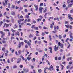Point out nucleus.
Returning a JSON list of instances; mask_svg holds the SVG:
<instances>
[{
	"label": "nucleus",
	"instance_id": "1",
	"mask_svg": "<svg viewBox=\"0 0 73 73\" xmlns=\"http://www.w3.org/2000/svg\"><path fill=\"white\" fill-rule=\"evenodd\" d=\"M68 16V18L69 19H70L71 21H72L73 20V19L72 18V15L70 14H69Z\"/></svg>",
	"mask_w": 73,
	"mask_h": 73
},
{
	"label": "nucleus",
	"instance_id": "2",
	"mask_svg": "<svg viewBox=\"0 0 73 73\" xmlns=\"http://www.w3.org/2000/svg\"><path fill=\"white\" fill-rule=\"evenodd\" d=\"M34 7H35V10L36 11H37L38 10V5L35 4L34 5Z\"/></svg>",
	"mask_w": 73,
	"mask_h": 73
},
{
	"label": "nucleus",
	"instance_id": "3",
	"mask_svg": "<svg viewBox=\"0 0 73 73\" xmlns=\"http://www.w3.org/2000/svg\"><path fill=\"white\" fill-rule=\"evenodd\" d=\"M49 70H50V71H51V70H53V67L52 65H51L49 67V68L48 69Z\"/></svg>",
	"mask_w": 73,
	"mask_h": 73
},
{
	"label": "nucleus",
	"instance_id": "4",
	"mask_svg": "<svg viewBox=\"0 0 73 73\" xmlns=\"http://www.w3.org/2000/svg\"><path fill=\"white\" fill-rule=\"evenodd\" d=\"M58 44L59 46H60L61 48H63V44L61 43L60 42H59L58 43Z\"/></svg>",
	"mask_w": 73,
	"mask_h": 73
},
{
	"label": "nucleus",
	"instance_id": "5",
	"mask_svg": "<svg viewBox=\"0 0 73 73\" xmlns=\"http://www.w3.org/2000/svg\"><path fill=\"white\" fill-rule=\"evenodd\" d=\"M5 27H9V24H7L6 23H5L4 25V26H3V28H4Z\"/></svg>",
	"mask_w": 73,
	"mask_h": 73
},
{
	"label": "nucleus",
	"instance_id": "6",
	"mask_svg": "<svg viewBox=\"0 0 73 73\" xmlns=\"http://www.w3.org/2000/svg\"><path fill=\"white\" fill-rule=\"evenodd\" d=\"M15 35L18 36H20V33H19V31H17V32H16L15 33Z\"/></svg>",
	"mask_w": 73,
	"mask_h": 73
},
{
	"label": "nucleus",
	"instance_id": "7",
	"mask_svg": "<svg viewBox=\"0 0 73 73\" xmlns=\"http://www.w3.org/2000/svg\"><path fill=\"white\" fill-rule=\"evenodd\" d=\"M44 9L45 10L43 11L44 13H45V12H46V11H47V8L46 7H45Z\"/></svg>",
	"mask_w": 73,
	"mask_h": 73
},
{
	"label": "nucleus",
	"instance_id": "8",
	"mask_svg": "<svg viewBox=\"0 0 73 73\" xmlns=\"http://www.w3.org/2000/svg\"><path fill=\"white\" fill-rule=\"evenodd\" d=\"M34 36V35L30 34L29 36V37L30 38H31V37H33Z\"/></svg>",
	"mask_w": 73,
	"mask_h": 73
},
{
	"label": "nucleus",
	"instance_id": "9",
	"mask_svg": "<svg viewBox=\"0 0 73 73\" xmlns=\"http://www.w3.org/2000/svg\"><path fill=\"white\" fill-rule=\"evenodd\" d=\"M73 3H71L70 4H68V8H70V7H71L72 5H73Z\"/></svg>",
	"mask_w": 73,
	"mask_h": 73
},
{
	"label": "nucleus",
	"instance_id": "10",
	"mask_svg": "<svg viewBox=\"0 0 73 73\" xmlns=\"http://www.w3.org/2000/svg\"><path fill=\"white\" fill-rule=\"evenodd\" d=\"M11 30L12 32H13V33H15V32H16V30H14V29H13V28L11 29Z\"/></svg>",
	"mask_w": 73,
	"mask_h": 73
},
{
	"label": "nucleus",
	"instance_id": "11",
	"mask_svg": "<svg viewBox=\"0 0 73 73\" xmlns=\"http://www.w3.org/2000/svg\"><path fill=\"white\" fill-rule=\"evenodd\" d=\"M0 33L2 35H5V33L2 31H0Z\"/></svg>",
	"mask_w": 73,
	"mask_h": 73
},
{
	"label": "nucleus",
	"instance_id": "12",
	"mask_svg": "<svg viewBox=\"0 0 73 73\" xmlns=\"http://www.w3.org/2000/svg\"><path fill=\"white\" fill-rule=\"evenodd\" d=\"M5 3L6 5H8V0H5Z\"/></svg>",
	"mask_w": 73,
	"mask_h": 73
},
{
	"label": "nucleus",
	"instance_id": "13",
	"mask_svg": "<svg viewBox=\"0 0 73 73\" xmlns=\"http://www.w3.org/2000/svg\"><path fill=\"white\" fill-rule=\"evenodd\" d=\"M54 20H58V21H59V19L58 18H54Z\"/></svg>",
	"mask_w": 73,
	"mask_h": 73
},
{
	"label": "nucleus",
	"instance_id": "14",
	"mask_svg": "<svg viewBox=\"0 0 73 73\" xmlns=\"http://www.w3.org/2000/svg\"><path fill=\"white\" fill-rule=\"evenodd\" d=\"M54 49L55 51H56L57 50H58V47L56 48H54Z\"/></svg>",
	"mask_w": 73,
	"mask_h": 73
},
{
	"label": "nucleus",
	"instance_id": "15",
	"mask_svg": "<svg viewBox=\"0 0 73 73\" xmlns=\"http://www.w3.org/2000/svg\"><path fill=\"white\" fill-rule=\"evenodd\" d=\"M70 38H72V39H73V36L72 35V34H70Z\"/></svg>",
	"mask_w": 73,
	"mask_h": 73
},
{
	"label": "nucleus",
	"instance_id": "16",
	"mask_svg": "<svg viewBox=\"0 0 73 73\" xmlns=\"http://www.w3.org/2000/svg\"><path fill=\"white\" fill-rule=\"evenodd\" d=\"M15 8V6L14 5H12V7L11 8H12V9H14Z\"/></svg>",
	"mask_w": 73,
	"mask_h": 73
},
{
	"label": "nucleus",
	"instance_id": "17",
	"mask_svg": "<svg viewBox=\"0 0 73 73\" xmlns=\"http://www.w3.org/2000/svg\"><path fill=\"white\" fill-rule=\"evenodd\" d=\"M2 42L3 43V44H5L7 43V41L5 40H2Z\"/></svg>",
	"mask_w": 73,
	"mask_h": 73
},
{
	"label": "nucleus",
	"instance_id": "18",
	"mask_svg": "<svg viewBox=\"0 0 73 73\" xmlns=\"http://www.w3.org/2000/svg\"><path fill=\"white\" fill-rule=\"evenodd\" d=\"M17 68V66L16 65H15L14 66H13V69H16Z\"/></svg>",
	"mask_w": 73,
	"mask_h": 73
},
{
	"label": "nucleus",
	"instance_id": "19",
	"mask_svg": "<svg viewBox=\"0 0 73 73\" xmlns=\"http://www.w3.org/2000/svg\"><path fill=\"white\" fill-rule=\"evenodd\" d=\"M11 13L12 15H15V13L13 11H12L11 12Z\"/></svg>",
	"mask_w": 73,
	"mask_h": 73
},
{
	"label": "nucleus",
	"instance_id": "20",
	"mask_svg": "<svg viewBox=\"0 0 73 73\" xmlns=\"http://www.w3.org/2000/svg\"><path fill=\"white\" fill-rule=\"evenodd\" d=\"M21 61V59L19 58L18 59V61L17 62V63H19V62H20Z\"/></svg>",
	"mask_w": 73,
	"mask_h": 73
},
{
	"label": "nucleus",
	"instance_id": "21",
	"mask_svg": "<svg viewBox=\"0 0 73 73\" xmlns=\"http://www.w3.org/2000/svg\"><path fill=\"white\" fill-rule=\"evenodd\" d=\"M25 18H26V19H27V18H29V15H26L25 16Z\"/></svg>",
	"mask_w": 73,
	"mask_h": 73
},
{
	"label": "nucleus",
	"instance_id": "22",
	"mask_svg": "<svg viewBox=\"0 0 73 73\" xmlns=\"http://www.w3.org/2000/svg\"><path fill=\"white\" fill-rule=\"evenodd\" d=\"M65 27H66L67 28H68L70 26V25L68 24L67 25H65Z\"/></svg>",
	"mask_w": 73,
	"mask_h": 73
},
{
	"label": "nucleus",
	"instance_id": "23",
	"mask_svg": "<svg viewBox=\"0 0 73 73\" xmlns=\"http://www.w3.org/2000/svg\"><path fill=\"white\" fill-rule=\"evenodd\" d=\"M21 19H20L18 21V23L19 24H20V23H21Z\"/></svg>",
	"mask_w": 73,
	"mask_h": 73
},
{
	"label": "nucleus",
	"instance_id": "24",
	"mask_svg": "<svg viewBox=\"0 0 73 73\" xmlns=\"http://www.w3.org/2000/svg\"><path fill=\"white\" fill-rule=\"evenodd\" d=\"M48 15V13H46L44 15V17L45 18H47V15Z\"/></svg>",
	"mask_w": 73,
	"mask_h": 73
},
{
	"label": "nucleus",
	"instance_id": "25",
	"mask_svg": "<svg viewBox=\"0 0 73 73\" xmlns=\"http://www.w3.org/2000/svg\"><path fill=\"white\" fill-rule=\"evenodd\" d=\"M27 44L28 45H29L30 46V48H31V43H29V41H28L27 42Z\"/></svg>",
	"mask_w": 73,
	"mask_h": 73
},
{
	"label": "nucleus",
	"instance_id": "26",
	"mask_svg": "<svg viewBox=\"0 0 73 73\" xmlns=\"http://www.w3.org/2000/svg\"><path fill=\"white\" fill-rule=\"evenodd\" d=\"M27 44L28 45H29L30 46V48H31V43H29V41H28L27 42Z\"/></svg>",
	"mask_w": 73,
	"mask_h": 73
},
{
	"label": "nucleus",
	"instance_id": "27",
	"mask_svg": "<svg viewBox=\"0 0 73 73\" xmlns=\"http://www.w3.org/2000/svg\"><path fill=\"white\" fill-rule=\"evenodd\" d=\"M2 3L4 7H5V6H6V4L5 3V2H4V1Z\"/></svg>",
	"mask_w": 73,
	"mask_h": 73
},
{
	"label": "nucleus",
	"instance_id": "28",
	"mask_svg": "<svg viewBox=\"0 0 73 73\" xmlns=\"http://www.w3.org/2000/svg\"><path fill=\"white\" fill-rule=\"evenodd\" d=\"M41 21V19H37V22H39V21Z\"/></svg>",
	"mask_w": 73,
	"mask_h": 73
},
{
	"label": "nucleus",
	"instance_id": "29",
	"mask_svg": "<svg viewBox=\"0 0 73 73\" xmlns=\"http://www.w3.org/2000/svg\"><path fill=\"white\" fill-rule=\"evenodd\" d=\"M4 31L5 32H9V29H4Z\"/></svg>",
	"mask_w": 73,
	"mask_h": 73
},
{
	"label": "nucleus",
	"instance_id": "30",
	"mask_svg": "<svg viewBox=\"0 0 73 73\" xmlns=\"http://www.w3.org/2000/svg\"><path fill=\"white\" fill-rule=\"evenodd\" d=\"M60 66H61V67H62V70L63 69H64V66H63V65H62V64H60Z\"/></svg>",
	"mask_w": 73,
	"mask_h": 73
},
{
	"label": "nucleus",
	"instance_id": "31",
	"mask_svg": "<svg viewBox=\"0 0 73 73\" xmlns=\"http://www.w3.org/2000/svg\"><path fill=\"white\" fill-rule=\"evenodd\" d=\"M32 58L31 57H27V59L28 60V61H30V60Z\"/></svg>",
	"mask_w": 73,
	"mask_h": 73
},
{
	"label": "nucleus",
	"instance_id": "32",
	"mask_svg": "<svg viewBox=\"0 0 73 73\" xmlns=\"http://www.w3.org/2000/svg\"><path fill=\"white\" fill-rule=\"evenodd\" d=\"M22 58L23 60H25V59L24 57L22 55H21L20 56Z\"/></svg>",
	"mask_w": 73,
	"mask_h": 73
},
{
	"label": "nucleus",
	"instance_id": "33",
	"mask_svg": "<svg viewBox=\"0 0 73 73\" xmlns=\"http://www.w3.org/2000/svg\"><path fill=\"white\" fill-rule=\"evenodd\" d=\"M14 26H15V28H17V27H18V26H17V25H16V24H15Z\"/></svg>",
	"mask_w": 73,
	"mask_h": 73
},
{
	"label": "nucleus",
	"instance_id": "34",
	"mask_svg": "<svg viewBox=\"0 0 73 73\" xmlns=\"http://www.w3.org/2000/svg\"><path fill=\"white\" fill-rule=\"evenodd\" d=\"M8 8H10L11 7H10V5H11V3H9L8 4Z\"/></svg>",
	"mask_w": 73,
	"mask_h": 73
},
{
	"label": "nucleus",
	"instance_id": "35",
	"mask_svg": "<svg viewBox=\"0 0 73 73\" xmlns=\"http://www.w3.org/2000/svg\"><path fill=\"white\" fill-rule=\"evenodd\" d=\"M38 72L39 73H40L42 72V70L41 69H40L38 70Z\"/></svg>",
	"mask_w": 73,
	"mask_h": 73
},
{
	"label": "nucleus",
	"instance_id": "36",
	"mask_svg": "<svg viewBox=\"0 0 73 73\" xmlns=\"http://www.w3.org/2000/svg\"><path fill=\"white\" fill-rule=\"evenodd\" d=\"M35 25H33L31 27V28H34L35 29Z\"/></svg>",
	"mask_w": 73,
	"mask_h": 73
},
{
	"label": "nucleus",
	"instance_id": "37",
	"mask_svg": "<svg viewBox=\"0 0 73 73\" xmlns=\"http://www.w3.org/2000/svg\"><path fill=\"white\" fill-rule=\"evenodd\" d=\"M20 47H21V43H19L18 48H20Z\"/></svg>",
	"mask_w": 73,
	"mask_h": 73
},
{
	"label": "nucleus",
	"instance_id": "38",
	"mask_svg": "<svg viewBox=\"0 0 73 73\" xmlns=\"http://www.w3.org/2000/svg\"><path fill=\"white\" fill-rule=\"evenodd\" d=\"M57 30H55V31H52V32H53V33H57Z\"/></svg>",
	"mask_w": 73,
	"mask_h": 73
},
{
	"label": "nucleus",
	"instance_id": "39",
	"mask_svg": "<svg viewBox=\"0 0 73 73\" xmlns=\"http://www.w3.org/2000/svg\"><path fill=\"white\" fill-rule=\"evenodd\" d=\"M59 19L60 20H62L63 19V17L61 16L59 17Z\"/></svg>",
	"mask_w": 73,
	"mask_h": 73
},
{
	"label": "nucleus",
	"instance_id": "40",
	"mask_svg": "<svg viewBox=\"0 0 73 73\" xmlns=\"http://www.w3.org/2000/svg\"><path fill=\"white\" fill-rule=\"evenodd\" d=\"M35 30H38V27H36L35 28Z\"/></svg>",
	"mask_w": 73,
	"mask_h": 73
},
{
	"label": "nucleus",
	"instance_id": "41",
	"mask_svg": "<svg viewBox=\"0 0 73 73\" xmlns=\"http://www.w3.org/2000/svg\"><path fill=\"white\" fill-rule=\"evenodd\" d=\"M21 50H19L18 51V53H19V54H21Z\"/></svg>",
	"mask_w": 73,
	"mask_h": 73
},
{
	"label": "nucleus",
	"instance_id": "42",
	"mask_svg": "<svg viewBox=\"0 0 73 73\" xmlns=\"http://www.w3.org/2000/svg\"><path fill=\"white\" fill-rule=\"evenodd\" d=\"M59 37L60 39H61V38H62V36H61V35H60L59 36Z\"/></svg>",
	"mask_w": 73,
	"mask_h": 73
},
{
	"label": "nucleus",
	"instance_id": "43",
	"mask_svg": "<svg viewBox=\"0 0 73 73\" xmlns=\"http://www.w3.org/2000/svg\"><path fill=\"white\" fill-rule=\"evenodd\" d=\"M49 38L50 41H51V40H52V38H51V35L49 36Z\"/></svg>",
	"mask_w": 73,
	"mask_h": 73
},
{
	"label": "nucleus",
	"instance_id": "44",
	"mask_svg": "<svg viewBox=\"0 0 73 73\" xmlns=\"http://www.w3.org/2000/svg\"><path fill=\"white\" fill-rule=\"evenodd\" d=\"M36 60V59L35 58H33V60H32V61H33L34 62H35Z\"/></svg>",
	"mask_w": 73,
	"mask_h": 73
},
{
	"label": "nucleus",
	"instance_id": "45",
	"mask_svg": "<svg viewBox=\"0 0 73 73\" xmlns=\"http://www.w3.org/2000/svg\"><path fill=\"white\" fill-rule=\"evenodd\" d=\"M6 21L7 23H9V22H10V20H6Z\"/></svg>",
	"mask_w": 73,
	"mask_h": 73
},
{
	"label": "nucleus",
	"instance_id": "46",
	"mask_svg": "<svg viewBox=\"0 0 73 73\" xmlns=\"http://www.w3.org/2000/svg\"><path fill=\"white\" fill-rule=\"evenodd\" d=\"M43 9V8L42 7H39V10H42Z\"/></svg>",
	"mask_w": 73,
	"mask_h": 73
},
{
	"label": "nucleus",
	"instance_id": "47",
	"mask_svg": "<svg viewBox=\"0 0 73 73\" xmlns=\"http://www.w3.org/2000/svg\"><path fill=\"white\" fill-rule=\"evenodd\" d=\"M8 36H10V35H11V33H10V32L9 31L8 32Z\"/></svg>",
	"mask_w": 73,
	"mask_h": 73
},
{
	"label": "nucleus",
	"instance_id": "48",
	"mask_svg": "<svg viewBox=\"0 0 73 73\" xmlns=\"http://www.w3.org/2000/svg\"><path fill=\"white\" fill-rule=\"evenodd\" d=\"M40 7H42V6H43V3H40Z\"/></svg>",
	"mask_w": 73,
	"mask_h": 73
},
{
	"label": "nucleus",
	"instance_id": "49",
	"mask_svg": "<svg viewBox=\"0 0 73 73\" xmlns=\"http://www.w3.org/2000/svg\"><path fill=\"white\" fill-rule=\"evenodd\" d=\"M53 25L52 24H50V28L52 29L53 28Z\"/></svg>",
	"mask_w": 73,
	"mask_h": 73
},
{
	"label": "nucleus",
	"instance_id": "50",
	"mask_svg": "<svg viewBox=\"0 0 73 73\" xmlns=\"http://www.w3.org/2000/svg\"><path fill=\"white\" fill-rule=\"evenodd\" d=\"M69 22L67 21H66L65 22V24H68Z\"/></svg>",
	"mask_w": 73,
	"mask_h": 73
},
{
	"label": "nucleus",
	"instance_id": "51",
	"mask_svg": "<svg viewBox=\"0 0 73 73\" xmlns=\"http://www.w3.org/2000/svg\"><path fill=\"white\" fill-rule=\"evenodd\" d=\"M27 25H29V26H31V24L28 23H27Z\"/></svg>",
	"mask_w": 73,
	"mask_h": 73
},
{
	"label": "nucleus",
	"instance_id": "52",
	"mask_svg": "<svg viewBox=\"0 0 73 73\" xmlns=\"http://www.w3.org/2000/svg\"><path fill=\"white\" fill-rule=\"evenodd\" d=\"M31 21V19H28L27 20V22H30Z\"/></svg>",
	"mask_w": 73,
	"mask_h": 73
},
{
	"label": "nucleus",
	"instance_id": "53",
	"mask_svg": "<svg viewBox=\"0 0 73 73\" xmlns=\"http://www.w3.org/2000/svg\"><path fill=\"white\" fill-rule=\"evenodd\" d=\"M7 62L9 63V64H10V60H9V59H8L7 60Z\"/></svg>",
	"mask_w": 73,
	"mask_h": 73
},
{
	"label": "nucleus",
	"instance_id": "54",
	"mask_svg": "<svg viewBox=\"0 0 73 73\" xmlns=\"http://www.w3.org/2000/svg\"><path fill=\"white\" fill-rule=\"evenodd\" d=\"M64 9L65 10H68V7H64Z\"/></svg>",
	"mask_w": 73,
	"mask_h": 73
},
{
	"label": "nucleus",
	"instance_id": "55",
	"mask_svg": "<svg viewBox=\"0 0 73 73\" xmlns=\"http://www.w3.org/2000/svg\"><path fill=\"white\" fill-rule=\"evenodd\" d=\"M39 10V12H40V13H42V10Z\"/></svg>",
	"mask_w": 73,
	"mask_h": 73
},
{
	"label": "nucleus",
	"instance_id": "56",
	"mask_svg": "<svg viewBox=\"0 0 73 73\" xmlns=\"http://www.w3.org/2000/svg\"><path fill=\"white\" fill-rule=\"evenodd\" d=\"M50 9H51L50 11H53V9L52 8V7H50Z\"/></svg>",
	"mask_w": 73,
	"mask_h": 73
},
{
	"label": "nucleus",
	"instance_id": "57",
	"mask_svg": "<svg viewBox=\"0 0 73 73\" xmlns=\"http://www.w3.org/2000/svg\"><path fill=\"white\" fill-rule=\"evenodd\" d=\"M25 12H28V10L27 9H25Z\"/></svg>",
	"mask_w": 73,
	"mask_h": 73
},
{
	"label": "nucleus",
	"instance_id": "58",
	"mask_svg": "<svg viewBox=\"0 0 73 73\" xmlns=\"http://www.w3.org/2000/svg\"><path fill=\"white\" fill-rule=\"evenodd\" d=\"M69 67H70V66L69 65H68L67 67V69H68L69 68Z\"/></svg>",
	"mask_w": 73,
	"mask_h": 73
},
{
	"label": "nucleus",
	"instance_id": "59",
	"mask_svg": "<svg viewBox=\"0 0 73 73\" xmlns=\"http://www.w3.org/2000/svg\"><path fill=\"white\" fill-rule=\"evenodd\" d=\"M70 47V44H69L67 47V49H69Z\"/></svg>",
	"mask_w": 73,
	"mask_h": 73
},
{
	"label": "nucleus",
	"instance_id": "60",
	"mask_svg": "<svg viewBox=\"0 0 73 73\" xmlns=\"http://www.w3.org/2000/svg\"><path fill=\"white\" fill-rule=\"evenodd\" d=\"M24 41L25 43H27V40H24Z\"/></svg>",
	"mask_w": 73,
	"mask_h": 73
},
{
	"label": "nucleus",
	"instance_id": "61",
	"mask_svg": "<svg viewBox=\"0 0 73 73\" xmlns=\"http://www.w3.org/2000/svg\"><path fill=\"white\" fill-rule=\"evenodd\" d=\"M73 39H72V38H71L69 40V41H70V42H72V41H73Z\"/></svg>",
	"mask_w": 73,
	"mask_h": 73
},
{
	"label": "nucleus",
	"instance_id": "62",
	"mask_svg": "<svg viewBox=\"0 0 73 73\" xmlns=\"http://www.w3.org/2000/svg\"><path fill=\"white\" fill-rule=\"evenodd\" d=\"M20 43L22 45H24V42H21Z\"/></svg>",
	"mask_w": 73,
	"mask_h": 73
},
{
	"label": "nucleus",
	"instance_id": "63",
	"mask_svg": "<svg viewBox=\"0 0 73 73\" xmlns=\"http://www.w3.org/2000/svg\"><path fill=\"white\" fill-rule=\"evenodd\" d=\"M58 59L59 60H61V57H59Z\"/></svg>",
	"mask_w": 73,
	"mask_h": 73
},
{
	"label": "nucleus",
	"instance_id": "64",
	"mask_svg": "<svg viewBox=\"0 0 73 73\" xmlns=\"http://www.w3.org/2000/svg\"><path fill=\"white\" fill-rule=\"evenodd\" d=\"M43 29H48V28H47L46 27H43Z\"/></svg>",
	"mask_w": 73,
	"mask_h": 73
}]
</instances>
